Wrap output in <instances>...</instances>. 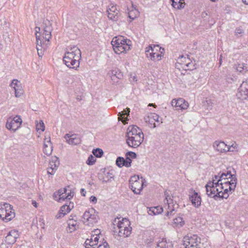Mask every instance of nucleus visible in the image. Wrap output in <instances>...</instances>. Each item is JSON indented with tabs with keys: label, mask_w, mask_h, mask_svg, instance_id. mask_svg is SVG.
I'll return each mask as SVG.
<instances>
[{
	"label": "nucleus",
	"mask_w": 248,
	"mask_h": 248,
	"mask_svg": "<svg viewBox=\"0 0 248 248\" xmlns=\"http://www.w3.org/2000/svg\"><path fill=\"white\" fill-rule=\"evenodd\" d=\"M111 43L114 52L118 54L129 50L131 46V41L122 36L114 37Z\"/></svg>",
	"instance_id": "20e7f679"
},
{
	"label": "nucleus",
	"mask_w": 248,
	"mask_h": 248,
	"mask_svg": "<svg viewBox=\"0 0 248 248\" xmlns=\"http://www.w3.org/2000/svg\"><path fill=\"white\" fill-rule=\"evenodd\" d=\"M124 162V159L122 157H118L116 161V164L119 167L124 166L123 163Z\"/></svg>",
	"instance_id": "49530a36"
},
{
	"label": "nucleus",
	"mask_w": 248,
	"mask_h": 248,
	"mask_svg": "<svg viewBox=\"0 0 248 248\" xmlns=\"http://www.w3.org/2000/svg\"><path fill=\"white\" fill-rule=\"evenodd\" d=\"M98 217L94 209L92 208L86 211L82 217V221L86 225L91 226L97 222Z\"/></svg>",
	"instance_id": "6e6552de"
},
{
	"label": "nucleus",
	"mask_w": 248,
	"mask_h": 248,
	"mask_svg": "<svg viewBox=\"0 0 248 248\" xmlns=\"http://www.w3.org/2000/svg\"><path fill=\"white\" fill-rule=\"evenodd\" d=\"M144 119L145 122L149 124V127L152 128H154L156 127L155 122L162 123L161 121V119L157 114L154 113L149 114L148 116L144 118Z\"/></svg>",
	"instance_id": "f3484780"
},
{
	"label": "nucleus",
	"mask_w": 248,
	"mask_h": 248,
	"mask_svg": "<svg viewBox=\"0 0 248 248\" xmlns=\"http://www.w3.org/2000/svg\"><path fill=\"white\" fill-rule=\"evenodd\" d=\"M145 182V179L139 176H133L129 180V187L135 194H140Z\"/></svg>",
	"instance_id": "0eeeda50"
},
{
	"label": "nucleus",
	"mask_w": 248,
	"mask_h": 248,
	"mask_svg": "<svg viewBox=\"0 0 248 248\" xmlns=\"http://www.w3.org/2000/svg\"><path fill=\"white\" fill-rule=\"evenodd\" d=\"M189 199L195 207L199 208L201 205V198L197 192L194 191L193 194L189 196Z\"/></svg>",
	"instance_id": "a878e982"
},
{
	"label": "nucleus",
	"mask_w": 248,
	"mask_h": 248,
	"mask_svg": "<svg viewBox=\"0 0 248 248\" xmlns=\"http://www.w3.org/2000/svg\"><path fill=\"white\" fill-rule=\"evenodd\" d=\"M155 48L152 49V52H150L149 56L150 57L149 58L154 61H159L161 59L164 53H161L159 52H154Z\"/></svg>",
	"instance_id": "2f4dec72"
},
{
	"label": "nucleus",
	"mask_w": 248,
	"mask_h": 248,
	"mask_svg": "<svg viewBox=\"0 0 248 248\" xmlns=\"http://www.w3.org/2000/svg\"><path fill=\"white\" fill-rule=\"evenodd\" d=\"M234 174H232L230 170H228L226 172H222L219 176V180H217V188L216 191H218L217 194L219 197V194L221 195L222 191L225 188V182L229 179L231 180Z\"/></svg>",
	"instance_id": "1a4fd4ad"
},
{
	"label": "nucleus",
	"mask_w": 248,
	"mask_h": 248,
	"mask_svg": "<svg viewBox=\"0 0 248 248\" xmlns=\"http://www.w3.org/2000/svg\"><path fill=\"white\" fill-rule=\"evenodd\" d=\"M156 248H171V244L167 243L166 239H162L158 242Z\"/></svg>",
	"instance_id": "72a5a7b5"
},
{
	"label": "nucleus",
	"mask_w": 248,
	"mask_h": 248,
	"mask_svg": "<svg viewBox=\"0 0 248 248\" xmlns=\"http://www.w3.org/2000/svg\"><path fill=\"white\" fill-rule=\"evenodd\" d=\"M220 176V174H218L217 175H215L213 177V180L212 181H209V182H214V185H217V180H219V176Z\"/></svg>",
	"instance_id": "864d4df0"
},
{
	"label": "nucleus",
	"mask_w": 248,
	"mask_h": 248,
	"mask_svg": "<svg viewBox=\"0 0 248 248\" xmlns=\"http://www.w3.org/2000/svg\"><path fill=\"white\" fill-rule=\"evenodd\" d=\"M22 121L20 116L16 115L13 119L7 120L6 127L13 132H16L21 126Z\"/></svg>",
	"instance_id": "9b49d317"
},
{
	"label": "nucleus",
	"mask_w": 248,
	"mask_h": 248,
	"mask_svg": "<svg viewBox=\"0 0 248 248\" xmlns=\"http://www.w3.org/2000/svg\"><path fill=\"white\" fill-rule=\"evenodd\" d=\"M51 37V29L50 27H46L44 28L42 38V50L43 52L46 50L49 45V39Z\"/></svg>",
	"instance_id": "4468645a"
},
{
	"label": "nucleus",
	"mask_w": 248,
	"mask_h": 248,
	"mask_svg": "<svg viewBox=\"0 0 248 248\" xmlns=\"http://www.w3.org/2000/svg\"><path fill=\"white\" fill-rule=\"evenodd\" d=\"M236 70L241 72H246L248 70V66H247V64L241 63H238L236 66Z\"/></svg>",
	"instance_id": "4c0bfd02"
},
{
	"label": "nucleus",
	"mask_w": 248,
	"mask_h": 248,
	"mask_svg": "<svg viewBox=\"0 0 248 248\" xmlns=\"http://www.w3.org/2000/svg\"><path fill=\"white\" fill-rule=\"evenodd\" d=\"M10 86L15 91V96L16 97H20L23 93V91L20 81L17 79H13L10 84Z\"/></svg>",
	"instance_id": "aec40b11"
},
{
	"label": "nucleus",
	"mask_w": 248,
	"mask_h": 248,
	"mask_svg": "<svg viewBox=\"0 0 248 248\" xmlns=\"http://www.w3.org/2000/svg\"><path fill=\"white\" fill-rule=\"evenodd\" d=\"M184 224L185 221L183 218L180 217H177L173 219V226L174 227L180 228L182 227Z\"/></svg>",
	"instance_id": "f704fd0d"
},
{
	"label": "nucleus",
	"mask_w": 248,
	"mask_h": 248,
	"mask_svg": "<svg viewBox=\"0 0 248 248\" xmlns=\"http://www.w3.org/2000/svg\"><path fill=\"white\" fill-rule=\"evenodd\" d=\"M53 151L52 146L44 145L43 152L47 155H50Z\"/></svg>",
	"instance_id": "a19ab883"
},
{
	"label": "nucleus",
	"mask_w": 248,
	"mask_h": 248,
	"mask_svg": "<svg viewBox=\"0 0 248 248\" xmlns=\"http://www.w3.org/2000/svg\"><path fill=\"white\" fill-rule=\"evenodd\" d=\"M179 61L180 63L182 65V68L186 70H191L194 66L193 63L188 58L182 56Z\"/></svg>",
	"instance_id": "5701e85b"
},
{
	"label": "nucleus",
	"mask_w": 248,
	"mask_h": 248,
	"mask_svg": "<svg viewBox=\"0 0 248 248\" xmlns=\"http://www.w3.org/2000/svg\"><path fill=\"white\" fill-rule=\"evenodd\" d=\"M96 161V159L92 155H90L87 161V164L91 165H93Z\"/></svg>",
	"instance_id": "09e8293b"
},
{
	"label": "nucleus",
	"mask_w": 248,
	"mask_h": 248,
	"mask_svg": "<svg viewBox=\"0 0 248 248\" xmlns=\"http://www.w3.org/2000/svg\"><path fill=\"white\" fill-rule=\"evenodd\" d=\"M244 31L243 30L240 28H237L235 30V33L236 35L242 36L243 34Z\"/></svg>",
	"instance_id": "603ef678"
},
{
	"label": "nucleus",
	"mask_w": 248,
	"mask_h": 248,
	"mask_svg": "<svg viewBox=\"0 0 248 248\" xmlns=\"http://www.w3.org/2000/svg\"><path fill=\"white\" fill-rule=\"evenodd\" d=\"M183 248H204L201 238L196 234H187L183 238Z\"/></svg>",
	"instance_id": "39448f33"
},
{
	"label": "nucleus",
	"mask_w": 248,
	"mask_h": 248,
	"mask_svg": "<svg viewBox=\"0 0 248 248\" xmlns=\"http://www.w3.org/2000/svg\"><path fill=\"white\" fill-rule=\"evenodd\" d=\"M81 57V51L78 47L70 46L67 48V51L63 57V61L68 67L77 68L79 67Z\"/></svg>",
	"instance_id": "f03ea898"
},
{
	"label": "nucleus",
	"mask_w": 248,
	"mask_h": 248,
	"mask_svg": "<svg viewBox=\"0 0 248 248\" xmlns=\"http://www.w3.org/2000/svg\"><path fill=\"white\" fill-rule=\"evenodd\" d=\"M214 182H208L206 185V189L207 194L209 196L218 197L217 193L218 191H216L217 185H214Z\"/></svg>",
	"instance_id": "393cba45"
},
{
	"label": "nucleus",
	"mask_w": 248,
	"mask_h": 248,
	"mask_svg": "<svg viewBox=\"0 0 248 248\" xmlns=\"http://www.w3.org/2000/svg\"><path fill=\"white\" fill-rule=\"evenodd\" d=\"M176 102H177V99H173L171 101V104L172 106L176 108Z\"/></svg>",
	"instance_id": "bf43d9fd"
},
{
	"label": "nucleus",
	"mask_w": 248,
	"mask_h": 248,
	"mask_svg": "<svg viewBox=\"0 0 248 248\" xmlns=\"http://www.w3.org/2000/svg\"><path fill=\"white\" fill-rule=\"evenodd\" d=\"M127 132V138L133 137L143 135L142 130L137 126L132 125L128 127Z\"/></svg>",
	"instance_id": "4be33fe9"
},
{
	"label": "nucleus",
	"mask_w": 248,
	"mask_h": 248,
	"mask_svg": "<svg viewBox=\"0 0 248 248\" xmlns=\"http://www.w3.org/2000/svg\"><path fill=\"white\" fill-rule=\"evenodd\" d=\"M107 76L111 79L112 84H116L118 83L119 79L123 78V75L118 69L115 68L109 70Z\"/></svg>",
	"instance_id": "dca6fc26"
},
{
	"label": "nucleus",
	"mask_w": 248,
	"mask_h": 248,
	"mask_svg": "<svg viewBox=\"0 0 248 248\" xmlns=\"http://www.w3.org/2000/svg\"><path fill=\"white\" fill-rule=\"evenodd\" d=\"M64 138L69 144L77 145L80 142V139L76 135H69V134H66Z\"/></svg>",
	"instance_id": "bb28decb"
},
{
	"label": "nucleus",
	"mask_w": 248,
	"mask_h": 248,
	"mask_svg": "<svg viewBox=\"0 0 248 248\" xmlns=\"http://www.w3.org/2000/svg\"><path fill=\"white\" fill-rule=\"evenodd\" d=\"M131 160L129 157H127L126 159H124V162L123 163L124 166L129 167L131 166Z\"/></svg>",
	"instance_id": "8fccbe9b"
},
{
	"label": "nucleus",
	"mask_w": 248,
	"mask_h": 248,
	"mask_svg": "<svg viewBox=\"0 0 248 248\" xmlns=\"http://www.w3.org/2000/svg\"><path fill=\"white\" fill-rule=\"evenodd\" d=\"M236 96L238 99L242 100L248 98V80L242 82L238 89Z\"/></svg>",
	"instance_id": "f8f14e48"
},
{
	"label": "nucleus",
	"mask_w": 248,
	"mask_h": 248,
	"mask_svg": "<svg viewBox=\"0 0 248 248\" xmlns=\"http://www.w3.org/2000/svg\"><path fill=\"white\" fill-rule=\"evenodd\" d=\"M109 248V246L108 245V247H106V248Z\"/></svg>",
	"instance_id": "774afa93"
},
{
	"label": "nucleus",
	"mask_w": 248,
	"mask_h": 248,
	"mask_svg": "<svg viewBox=\"0 0 248 248\" xmlns=\"http://www.w3.org/2000/svg\"><path fill=\"white\" fill-rule=\"evenodd\" d=\"M45 128V124L42 120H40L39 123L37 122L36 124V128L37 131L41 130L42 131H44Z\"/></svg>",
	"instance_id": "37998d69"
},
{
	"label": "nucleus",
	"mask_w": 248,
	"mask_h": 248,
	"mask_svg": "<svg viewBox=\"0 0 248 248\" xmlns=\"http://www.w3.org/2000/svg\"><path fill=\"white\" fill-rule=\"evenodd\" d=\"M19 235L18 231L15 230L10 231L5 237V242L8 244H14L17 238H18Z\"/></svg>",
	"instance_id": "b1692460"
},
{
	"label": "nucleus",
	"mask_w": 248,
	"mask_h": 248,
	"mask_svg": "<svg viewBox=\"0 0 248 248\" xmlns=\"http://www.w3.org/2000/svg\"><path fill=\"white\" fill-rule=\"evenodd\" d=\"M93 153L96 157H100L103 155L104 152L102 149L100 148H97L96 149L93 150Z\"/></svg>",
	"instance_id": "79ce46f5"
},
{
	"label": "nucleus",
	"mask_w": 248,
	"mask_h": 248,
	"mask_svg": "<svg viewBox=\"0 0 248 248\" xmlns=\"http://www.w3.org/2000/svg\"><path fill=\"white\" fill-rule=\"evenodd\" d=\"M58 195H59V197L58 201L60 202L64 201L65 199H67V193L66 188L59 190L58 191Z\"/></svg>",
	"instance_id": "473e14b6"
},
{
	"label": "nucleus",
	"mask_w": 248,
	"mask_h": 248,
	"mask_svg": "<svg viewBox=\"0 0 248 248\" xmlns=\"http://www.w3.org/2000/svg\"><path fill=\"white\" fill-rule=\"evenodd\" d=\"M153 48H155L154 52H158V51H159L161 53H164V48H161L158 45H154L153 46H150L148 47H146L145 50V53L148 58L150 57L149 56V53L152 52V49Z\"/></svg>",
	"instance_id": "7c9ffc66"
},
{
	"label": "nucleus",
	"mask_w": 248,
	"mask_h": 248,
	"mask_svg": "<svg viewBox=\"0 0 248 248\" xmlns=\"http://www.w3.org/2000/svg\"><path fill=\"white\" fill-rule=\"evenodd\" d=\"M165 199L164 200L163 207L157 206L150 209L149 214L156 215L161 213L163 209L166 210L165 215L170 218V216L174 214L175 210L177 208V205L174 203L172 196L170 191H165L164 192Z\"/></svg>",
	"instance_id": "f257e3e1"
},
{
	"label": "nucleus",
	"mask_w": 248,
	"mask_h": 248,
	"mask_svg": "<svg viewBox=\"0 0 248 248\" xmlns=\"http://www.w3.org/2000/svg\"><path fill=\"white\" fill-rule=\"evenodd\" d=\"M40 31V28L39 27H36L35 28V31H36V49L37 50V53L39 57H42L43 55V51L42 50L43 46H42V40H41L40 36L38 34H40L39 31Z\"/></svg>",
	"instance_id": "412c9836"
},
{
	"label": "nucleus",
	"mask_w": 248,
	"mask_h": 248,
	"mask_svg": "<svg viewBox=\"0 0 248 248\" xmlns=\"http://www.w3.org/2000/svg\"><path fill=\"white\" fill-rule=\"evenodd\" d=\"M214 150L220 153H226L228 151V147L224 141L220 140L215 141L213 144Z\"/></svg>",
	"instance_id": "6ab92c4d"
},
{
	"label": "nucleus",
	"mask_w": 248,
	"mask_h": 248,
	"mask_svg": "<svg viewBox=\"0 0 248 248\" xmlns=\"http://www.w3.org/2000/svg\"><path fill=\"white\" fill-rule=\"evenodd\" d=\"M139 14V12L137 9L132 8L128 12V17L132 20H133L138 16Z\"/></svg>",
	"instance_id": "58836bf2"
},
{
	"label": "nucleus",
	"mask_w": 248,
	"mask_h": 248,
	"mask_svg": "<svg viewBox=\"0 0 248 248\" xmlns=\"http://www.w3.org/2000/svg\"><path fill=\"white\" fill-rule=\"evenodd\" d=\"M114 232L117 233L120 237H127L131 233L132 227L130 222L126 218H123L121 220L120 218L114 219L113 223Z\"/></svg>",
	"instance_id": "7ed1b4c3"
},
{
	"label": "nucleus",
	"mask_w": 248,
	"mask_h": 248,
	"mask_svg": "<svg viewBox=\"0 0 248 248\" xmlns=\"http://www.w3.org/2000/svg\"><path fill=\"white\" fill-rule=\"evenodd\" d=\"M68 224L69 226V231L70 232L76 230L78 227L77 221L76 220H73V219H69L68 222Z\"/></svg>",
	"instance_id": "c9c22d12"
},
{
	"label": "nucleus",
	"mask_w": 248,
	"mask_h": 248,
	"mask_svg": "<svg viewBox=\"0 0 248 248\" xmlns=\"http://www.w3.org/2000/svg\"><path fill=\"white\" fill-rule=\"evenodd\" d=\"M60 164L58 158L56 156H53L49 162L47 172L48 174L53 175L57 170Z\"/></svg>",
	"instance_id": "a211bd4d"
},
{
	"label": "nucleus",
	"mask_w": 248,
	"mask_h": 248,
	"mask_svg": "<svg viewBox=\"0 0 248 248\" xmlns=\"http://www.w3.org/2000/svg\"><path fill=\"white\" fill-rule=\"evenodd\" d=\"M73 195H74V194L72 192H70V193H67V199L70 200L73 197Z\"/></svg>",
	"instance_id": "052dcab7"
},
{
	"label": "nucleus",
	"mask_w": 248,
	"mask_h": 248,
	"mask_svg": "<svg viewBox=\"0 0 248 248\" xmlns=\"http://www.w3.org/2000/svg\"><path fill=\"white\" fill-rule=\"evenodd\" d=\"M71 210V208H70L69 205H67V204H64L62 205L61 207L59 213L56 215V217L57 218H59L64 217L65 215L70 212Z\"/></svg>",
	"instance_id": "c756f323"
},
{
	"label": "nucleus",
	"mask_w": 248,
	"mask_h": 248,
	"mask_svg": "<svg viewBox=\"0 0 248 248\" xmlns=\"http://www.w3.org/2000/svg\"><path fill=\"white\" fill-rule=\"evenodd\" d=\"M176 108L178 109L186 110L189 106L188 103L185 99L182 98H179L177 99V102H176Z\"/></svg>",
	"instance_id": "c85d7f7f"
},
{
	"label": "nucleus",
	"mask_w": 248,
	"mask_h": 248,
	"mask_svg": "<svg viewBox=\"0 0 248 248\" xmlns=\"http://www.w3.org/2000/svg\"><path fill=\"white\" fill-rule=\"evenodd\" d=\"M207 106V109L209 110L211 109L212 106H213V103L212 102V101L210 99L207 100L206 101Z\"/></svg>",
	"instance_id": "5fc2aeb1"
},
{
	"label": "nucleus",
	"mask_w": 248,
	"mask_h": 248,
	"mask_svg": "<svg viewBox=\"0 0 248 248\" xmlns=\"http://www.w3.org/2000/svg\"><path fill=\"white\" fill-rule=\"evenodd\" d=\"M126 155H128L129 157H130L131 158H135L136 157V156H137L136 153H135L134 152H128L126 154Z\"/></svg>",
	"instance_id": "6e6d98bb"
},
{
	"label": "nucleus",
	"mask_w": 248,
	"mask_h": 248,
	"mask_svg": "<svg viewBox=\"0 0 248 248\" xmlns=\"http://www.w3.org/2000/svg\"><path fill=\"white\" fill-rule=\"evenodd\" d=\"M90 201L95 203L97 202V198L95 196H92L90 197Z\"/></svg>",
	"instance_id": "13d9d810"
},
{
	"label": "nucleus",
	"mask_w": 248,
	"mask_h": 248,
	"mask_svg": "<svg viewBox=\"0 0 248 248\" xmlns=\"http://www.w3.org/2000/svg\"><path fill=\"white\" fill-rule=\"evenodd\" d=\"M32 204L33 206H34L35 208L37 207V203L35 201H32Z\"/></svg>",
	"instance_id": "680f3d73"
},
{
	"label": "nucleus",
	"mask_w": 248,
	"mask_h": 248,
	"mask_svg": "<svg viewBox=\"0 0 248 248\" xmlns=\"http://www.w3.org/2000/svg\"><path fill=\"white\" fill-rule=\"evenodd\" d=\"M228 152H234L238 151V146L236 143H233L231 145H228Z\"/></svg>",
	"instance_id": "a18cd8bd"
},
{
	"label": "nucleus",
	"mask_w": 248,
	"mask_h": 248,
	"mask_svg": "<svg viewBox=\"0 0 248 248\" xmlns=\"http://www.w3.org/2000/svg\"><path fill=\"white\" fill-rule=\"evenodd\" d=\"M108 18L111 20L116 21L119 16V10L116 5L111 4L108 6L107 8Z\"/></svg>",
	"instance_id": "2eb2a0df"
},
{
	"label": "nucleus",
	"mask_w": 248,
	"mask_h": 248,
	"mask_svg": "<svg viewBox=\"0 0 248 248\" xmlns=\"http://www.w3.org/2000/svg\"><path fill=\"white\" fill-rule=\"evenodd\" d=\"M133 80H134V81H136L137 80V78H136V76H134V77H133Z\"/></svg>",
	"instance_id": "338daca9"
},
{
	"label": "nucleus",
	"mask_w": 248,
	"mask_h": 248,
	"mask_svg": "<svg viewBox=\"0 0 248 248\" xmlns=\"http://www.w3.org/2000/svg\"><path fill=\"white\" fill-rule=\"evenodd\" d=\"M130 112L129 108H126V110H124L123 111L119 113L118 116L119 117H122L123 116L129 114Z\"/></svg>",
	"instance_id": "3c124183"
},
{
	"label": "nucleus",
	"mask_w": 248,
	"mask_h": 248,
	"mask_svg": "<svg viewBox=\"0 0 248 248\" xmlns=\"http://www.w3.org/2000/svg\"><path fill=\"white\" fill-rule=\"evenodd\" d=\"M226 80L227 82L232 83L236 80V78L233 75L228 74L226 76Z\"/></svg>",
	"instance_id": "c03bdc74"
},
{
	"label": "nucleus",
	"mask_w": 248,
	"mask_h": 248,
	"mask_svg": "<svg viewBox=\"0 0 248 248\" xmlns=\"http://www.w3.org/2000/svg\"><path fill=\"white\" fill-rule=\"evenodd\" d=\"M15 216V212L10 204L7 203L0 204V218L7 222L11 220Z\"/></svg>",
	"instance_id": "423d86ee"
},
{
	"label": "nucleus",
	"mask_w": 248,
	"mask_h": 248,
	"mask_svg": "<svg viewBox=\"0 0 248 248\" xmlns=\"http://www.w3.org/2000/svg\"><path fill=\"white\" fill-rule=\"evenodd\" d=\"M149 106H153L155 108L156 107V105L155 104H149Z\"/></svg>",
	"instance_id": "69168bd1"
},
{
	"label": "nucleus",
	"mask_w": 248,
	"mask_h": 248,
	"mask_svg": "<svg viewBox=\"0 0 248 248\" xmlns=\"http://www.w3.org/2000/svg\"><path fill=\"white\" fill-rule=\"evenodd\" d=\"M84 190H84V189H83V188H82V189H81V193L82 194V195H83V196H85V193H84V192H85V191H84Z\"/></svg>",
	"instance_id": "e2e57ef3"
},
{
	"label": "nucleus",
	"mask_w": 248,
	"mask_h": 248,
	"mask_svg": "<svg viewBox=\"0 0 248 248\" xmlns=\"http://www.w3.org/2000/svg\"><path fill=\"white\" fill-rule=\"evenodd\" d=\"M172 1V6L178 9L183 8L184 7L185 3L182 2V0H170Z\"/></svg>",
	"instance_id": "e433bc0d"
},
{
	"label": "nucleus",
	"mask_w": 248,
	"mask_h": 248,
	"mask_svg": "<svg viewBox=\"0 0 248 248\" xmlns=\"http://www.w3.org/2000/svg\"><path fill=\"white\" fill-rule=\"evenodd\" d=\"M106 247H108V244L105 241L102 244L99 245L97 248H105Z\"/></svg>",
	"instance_id": "4d7b16f0"
},
{
	"label": "nucleus",
	"mask_w": 248,
	"mask_h": 248,
	"mask_svg": "<svg viewBox=\"0 0 248 248\" xmlns=\"http://www.w3.org/2000/svg\"><path fill=\"white\" fill-rule=\"evenodd\" d=\"M242 1L243 3H244L246 4H248V0H242Z\"/></svg>",
	"instance_id": "0e129e2a"
},
{
	"label": "nucleus",
	"mask_w": 248,
	"mask_h": 248,
	"mask_svg": "<svg viewBox=\"0 0 248 248\" xmlns=\"http://www.w3.org/2000/svg\"><path fill=\"white\" fill-rule=\"evenodd\" d=\"M144 139V134L133 137L127 138L126 142L128 146L132 148H137L141 144Z\"/></svg>",
	"instance_id": "ddd939ff"
},
{
	"label": "nucleus",
	"mask_w": 248,
	"mask_h": 248,
	"mask_svg": "<svg viewBox=\"0 0 248 248\" xmlns=\"http://www.w3.org/2000/svg\"><path fill=\"white\" fill-rule=\"evenodd\" d=\"M46 145L47 146H52L49 135H48V136H45L44 141V145L46 146Z\"/></svg>",
	"instance_id": "de8ad7c7"
},
{
	"label": "nucleus",
	"mask_w": 248,
	"mask_h": 248,
	"mask_svg": "<svg viewBox=\"0 0 248 248\" xmlns=\"http://www.w3.org/2000/svg\"><path fill=\"white\" fill-rule=\"evenodd\" d=\"M98 236L97 235H93L91 236L90 239H87L85 245L86 248H90L91 247L96 246L98 242Z\"/></svg>",
	"instance_id": "cd10ccee"
},
{
	"label": "nucleus",
	"mask_w": 248,
	"mask_h": 248,
	"mask_svg": "<svg viewBox=\"0 0 248 248\" xmlns=\"http://www.w3.org/2000/svg\"><path fill=\"white\" fill-rule=\"evenodd\" d=\"M237 183V179L235 175H233L230 180H227L225 182V188L222 191L221 195L219 194V197L222 198H227L229 196L228 192H231L234 190L236 187Z\"/></svg>",
	"instance_id": "9d476101"
},
{
	"label": "nucleus",
	"mask_w": 248,
	"mask_h": 248,
	"mask_svg": "<svg viewBox=\"0 0 248 248\" xmlns=\"http://www.w3.org/2000/svg\"><path fill=\"white\" fill-rule=\"evenodd\" d=\"M105 176L103 178V181L108 182L111 181V179L113 178V174L110 172H107L104 174Z\"/></svg>",
	"instance_id": "ea45409f"
}]
</instances>
